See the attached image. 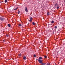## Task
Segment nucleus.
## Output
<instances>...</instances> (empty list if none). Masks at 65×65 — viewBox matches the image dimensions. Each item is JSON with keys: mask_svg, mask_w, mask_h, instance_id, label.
I'll use <instances>...</instances> for the list:
<instances>
[{"mask_svg": "<svg viewBox=\"0 0 65 65\" xmlns=\"http://www.w3.org/2000/svg\"><path fill=\"white\" fill-rule=\"evenodd\" d=\"M5 19L4 18H2V17H0V20H1V21H3Z\"/></svg>", "mask_w": 65, "mask_h": 65, "instance_id": "1", "label": "nucleus"}, {"mask_svg": "<svg viewBox=\"0 0 65 65\" xmlns=\"http://www.w3.org/2000/svg\"><path fill=\"white\" fill-rule=\"evenodd\" d=\"M38 62L40 64H41V63H42V60L40 59H39Z\"/></svg>", "mask_w": 65, "mask_h": 65, "instance_id": "2", "label": "nucleus"}, {"mask_svg": "<svg viewBox=\"0 0 65 65\" xmlns=\"http://www.w3.org/2000/svg\"><path fill=\"white\" fill-rule=\"evenodd\" d=\"M25 11H26V12H28V11L27 9V7H25Z\"/></svg>", "mask_w": 65, "mask_h": 65, "instance_id": "3", "label": "nucleus"}, {"mask_svg": "<svg viewBox=\"0 0 65 65\" xmlns=\"http://www.w3.org/2000/svg\"><path fill=\"white\" fill-rule=\"evenodd\" d=\"M32 17H30V20H29V22H31L32 21Z\"/></svg>", "mask_w": 65, "mask_h": 65, "instance_id": "4", "label": "nucleus"}, {"mask_svg": "<svg viewBox=\"0 0 65 65\" xmlns=\"http://www.w3.org/2000/svg\"><path fill=\"white\" fill-rule=\"evenodd\" d=\"M54 5L55 6H56H56H58V4H57V3H56Z\"/></svg>", "mask_w": 65, "mask_h": 65, "instance_id": "5", "label": "nucleus"}, {"mask_svg": "<svg viewBox=\"0 0 65 65\" xmlns=\"http://www.w3.org/2000/svg\"><path fill=\"white\" fill-rule=\"evenodd\" d=\"M41 65H44L45 64V63H43L42 62V63H41Z\"/></svg>", "mask_w": 65, "mask_h": 65, "instance_id": "6", "label": "nucleus"}, {"mask_svg": "<svg viewBox=\"0 0 65 65\" xmlns=\"http://www.w3.org/2000/svg\"><path fill=\"white\" fill-rule=\"evenodd\" d=\"M18 56L19 57H21V56H22V55H21V54L20 53V54H18Z\"/></svg>", "mask_w": 65, "mask_h": 65, "instance_id": "7", "label": "nucleus"}, {"mask_svg": "<svg viewBox=\"0 0 65 65\" xmlns=\"http://www.w3.org/2000/svg\"><path fill=\"white\" fill-rule=\"evenodd\" d=\"M26 58V57L25 56H24L23 59L24 60H25V59Z\"/></svg>", "mask_w": 65, "mask_h": 65, "instance_id": "8", "label": "nucleus"}, {"mask_svg": "<svg viewBox=\"0 0 65 65\" xmlns=\"http://www.w3.org/2000/svg\"><path fill=\"white\" fill-rule=\"evenodd\" d=\"M55 21H52V22H51V23H52V24H53L54 22Z\"/></svg>", "mask_w": 65, "mask_h": 65, "instance_id": "9", "label": "nucleus"}, {"mask_svg": "<svg viewBox=\"0 0 65 65\" xmlns=\"http://www.w3.org/2000/svg\"><path fill=\"white\" fill-rule=\"evenodd\" d=\"M39 60H41L42 59V57H39Z\"/></svg>", "mask_w": 65, "mask_h": 65, "instance_id": "10", "label": "nucleus"}, {"mask_svg": "<svg viewBox=\"0 0 65 65\" xmlns=\"http://www.w3.org/2000/svg\"><path fill=\"white\" fill-rule=\"evenodd\" d=\"M18 26L19 27H21V26H22V24H20L19 25H18Z\"/></svg>", "mask_w": 65, "mask_h": 65, "instance_id": "11", "label": "nucleus"}, {"mask_svg": "<svg viewBox=\"0 0 65 65\" xmlns=\"http://www.w3.org/2000/svg\"><path fill=\"white\" fill-rule=\"evenodd\" d=\"M32 24H33V25H35V23H34V22H32Z\"/></svg>", "mask_w": 65, "mask_h": 65, "instance_id": "12", "label": "nucleus"}, {"mask_svg": "<svg viewBox=\"0 0 65 65\" xmlns=\"http://www.w3.org/2000/svg\"><path fill=\"white\" fill-rule=\"evenodd\" d=\"M8 26L9 27H10V24H8Z\"/></svg>", "mask_w": 65, "mask_h": 65, "instance_id": "13", "label": "nucleus"}, {"mask_svg": "<svg viewBox=\"0 0 65 65\" xmlns=\"http://www.w3.org/2000/svg\"><path fill=\"white\" fill-rule=\"evenodd\" d=\"M7 2V0H5V3H6Z\"/></svg>", "mask_w": 65, "mask_h": 65, "instance_id": "14", "label": "nucleus"}, {"mask_svg": "<svg viewBox=\"0 0 65 65\" xmlns=\"http://www.w3.org/2000/svg\"><path fill=\"white\" fill-rule=\"evenodd\" d=\"M47 15H50V12H47Z\"/></svg>", "mask_w": 65, "mask_h": 65, "instance_id": "15", "label": "nucleus"}, {"mask_svg": "<svg viewBox=\"0 0 65 65\" xmlns=\"http://www.w3.org/2000/svg\"><path fill=\"white\" fill-rule=\"evenodd\" d=\"M20 12V11L19 10H18V14H19Z\"/></svg>", "mask_w": 65, "mask_h": 65, "instance_id": "16", "label": "nucleus"}, {"mask_svg": "<svg viewBox=\"0 0 65 65\" xmlns=\"http://www.w3.org/2000/svg\"><path fill=\"white\" fill-rule=\"evenodd\" d=\"M47 65H51L50 64V63H47Z\"/></svg>", "mask_w": 65, "mask_h": 65, "instance_id": "17", "label": "nucleus"}, {"mask_svg": "<svg viewBox=\"0 0 65 65\" xmlns=\"http://www.w3.org/2000/svg\"><path fill=\"white\" fill-rule=\"evenodd\" d=\"M18 7H17L16 9H14V10H17V9H18Z\"/></svg>", "mask_w": 65, "mask_h": 65, "instance_id": "18", "label": "nucleus"}, {"mask_svg": "<svg viewBox=\"0 0 65 65\" xmlns=\"http://www.w3.org/2000/svg\"><path fill=\"white\" fill-rule=\"evenodd\" d=\"M54 28L55 29H57V26H55L54 27Z\"/></svg>", "mask_w": 65, "mask_h": 65, "instance_id": "19", "label": "nucleus"}, {"mask_svg": "<svg viewBox=\"0 0 65 65\" xmlns=\"http://www.w3.org/2000/svg\"><path fill=\"white\" fill-rule=\"evenodd\" d=\"M44 58H45L46 59V58H47V56H44Z\"/></svg>", "mask_w": 65, "mask_h": 65, "instance_id": "20", "label": "nucleus"}, {"mask_svg": "<svg viewBox=\"0 0 65 65\" xmlns=\"http://www.w3.org/2000/svg\"><path fill=\"white\" fill-rule=\"evenodd\" d=\"M34 57H35H35H36V55L34 54Z\"/></svg>", "mask_w": 65, "mask_h": 65, "instance_id": "21", "label": "nucleus"}, {"mask_svg": "<svg viewBox=\"0 0 65 65\" xmlns=\"http://www.w3.org/2000/svg\"><path fill=\"white\" fill-rule=\"evenodd\" d=\"M59 7H57V9H59Z\"/></svg>", "mask_w": 65, "mask_h": 65, "instance_id": "22", "label": "nucleus"}, {"mask_svg": "<svg viewBox=\"0 0 65 65\" xmlns=\"http://www.w3.org/2000/svg\"><path fill=\"white\" fill-rule=\"evenodd\" d=\"M6 36H7V37H8V35H6Z\"/></svg>", "mask_w": 65, "mask_h": 65, "instance_id": "23", "label": "nucleus"}, {"mask_svg": "<svg viewBox=\"0 0 65 65\" xmlns=\"http://www.w3.org/2000/svg\"><path fill=\"white\" fill-rule=\"evenodd\" d=\"M36 60H38V61H39V59H36Z\"/></svg>", "mask_w": 65, "mask_h": 65, "instance_id": "24", "label": "nucleus"}, {"mask_svg": "<svg viewBox=\"0 0 65 65\" xmlns=\"http://www.w3.org/2000/svg\"><path fill=\"white\" fill-rule=\"evenodd\" d=\"M3 41L4 42H5V41L4 40H3Z\"/></svg>", "mask_w": 65, "mask_h": 65, "instance_id": "25", "label": "nucleus"}, {"mask_svg": "<svg viewBox=\"0 0 65 65\" xmlns=\"http://www.w3.org/2000/svg\"><path fill=\"white\" fill-rule=\"evenodd\" d=\"M1 3V2H0V3Z\"/></svg>", "mask_w": 65, "mask_h": 65, "instance_id": "26", "label": "nucleus"}]
</instances>
